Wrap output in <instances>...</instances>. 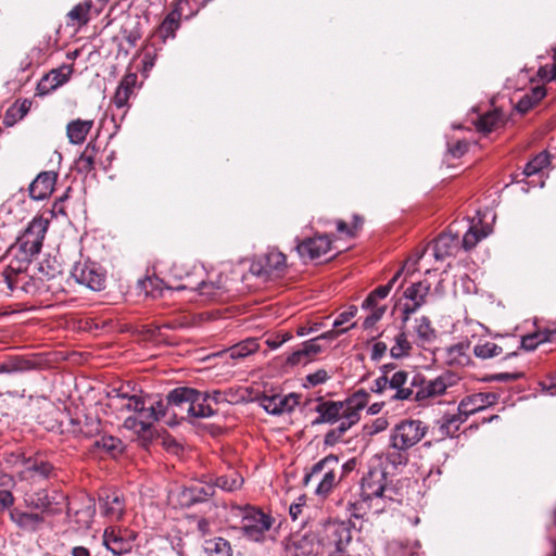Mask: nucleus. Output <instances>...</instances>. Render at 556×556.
I'll return each instance as SVG.
<instances>
[{
    "instance_id": "63",
    "label": "nucleus",
    "mask_w": 556,
    "mask_h": 556,
    "mask_svg": "<svg viewBox=\"0 0 556 556\" xmlns=\"http://www.w3.org/2000/svg\"><path fill=\"white\" fill-rule=\"evenodd\" d=\"M250 271L254 276H268L264 257L260 258L257 262L253 261L250 266Z\"/></svg>"
},
{
    "instance_id": "41",
    "label": "nucleus",
    "mask_w": 556,
    "mask_h": 556,
    "mask_svg": "<svg viewBox=\"0 0 556 556\" xmlns=\"http://www.w3.org/2000/svg\"><path fill=\"white\" fill-rule=\"evenodd\" d=\"M242 484L243 478L238 472L220 476L216 478L215 482L213 483V485H215V489L219 488L227 492H233L236 490H239Z\"/></svg>"
},
{
    "instance_id": "38",
    "label": "nucleus",
    "mask_w": 556,
    "mask_h": 556,
    "mask_svg": "<svg viewBox=\"0 0 556 556\" xmlns=\"http://www.w3.org/2000/svg\"><path fill=\"white\" fill-rule=\"evenodd\" d=\"M483 409L484 404L483 397H481V393H475L464 397L458 405V410L465 416H470Z\"/></svg>"
},
{
    "instance_id": "29",
    "label": "nucleus",
    "mask_w": 556,
    "mask_h": 556,
    "mask_svg": "<svg viewBox=\"0 0 556 556\" xmlns=\"http://www.w3.org/2000/svg\"><path fill=\"white\" fill-rule=\"evenodd\" d=\"M201 556H231V547L223 538L205 540Z\"/></svg>"
},
{
    "instance_id": "24",
    "label": "nucleus",
    "mask_w": 556,
    "mask_h": 556,
    "mask_svg": "<svg viewBox=\"0 0 556 556\" xmlns=\"http://www.w3.org/2000/svg\"><path fill=\"white\" fill-rule=\"evenodd\" d=\"M136 83L137 75L134 73L127 74L123 77L113 98V103L117 109H124L127 106Z\"/></svg>"
},
{
    "instance_id": "37",
    "label": "nucleus",
    "mask_w": 556,
    "mask_h": 556,
    "mask_svg": "<svg viewBox=\"0 0 556 556\" xmlns=\"http://www.w3.org/2000/svg\"><path fill=\"white\" fill-rule=\"evenodd\" d=\"M368 399L369 394L365 390H358L345 401H342V403L346 412L358 413L361 418V413L367 405Z\"/></svg>"
},
{
    "instance_id": "53",
    "label": "nucleus",
    "mask_w": 556,
    "mask_h": 556,
    "mask_svg": "<svg viewBox=\"0 0 556 556\" xmlns=\"http://www.w3.org/2000/svg\"><path fill=\"white\" fill-rule=\"evenodd\" d=\"M468 417L469 416H465L458 410V414L445 417L442 427L445 428L447 432L451 430H457L459 425L465 422Z\"/></svg>"
},
{
    "instance_id": "19",
    "label": "nucleus",
    "mask_w": 556,
    "mask_h": 556,
    "mask_svg": "<svg viewBox=\"0 0 556 556\" xmlns=\"http://www.w3.org/2000/svg\"><path fill=\"white\" fill-rule=\"evenodd\" d=\"M56 174L54 172L40 173L29 186V195L36 201L45 200L54 190Z\"/></svg>"
},
{
    "instance_id": "56",
    "label": "nucleus",
    "mask_w": 556,
    "mask_h": 556,
    "mask_svg": "<svg viewBox=\"0 0 556 556\" xmlns=\"http://www.w3.org/2000/svg\"><path fill=\"white\" fill-rule=\"evenodd\" d=\"M357 314V307L351 305L346 311L339 314V316L333 321V328H340L342 325L350 321Z\"/></svg>"
},
{
    "instance_id": "50",
    "label": "nucleus",
    "mask_w": 556,
    "mask_h": 556,
    "mask_svg": "<svg viewBox=\"0 0 556 556\" xmlns=\"http://www.w3.org/2000/svg\"><path fill=\"white\" fill-rule=\"evenodd\" d=\"M89 10L90 4H77L68 12L67 15L71 20L76 21L79 25H83L88 22Z\"/></svg>"
},
{
    "instance_id": "14",
    "label": "nucleus",
    "mask_w": 556,
    "mask_h": 556,
    "mask_svg": "<svg viewBox=\"0 0 556 556\" xmlns=\"http://www.w3.org/2000/svg\"><path fill=\"white\" fill-rule=\"evenodd\" d=\"M187 10L184 8V2H176L174 9L165 16L159 28L156 29L155 36H157L162 42L167 39L175 38L176 30L180 27V20L185 15Z\"/></svg>"
},
{
    "instance_id": "35",
    "label": "nucleus",
    "mask_w": 556,
    "mask_h": 556,
    "mask_svg": "<svg viewBox=\"0 0 556 556\" xmlns=\"http://www.w3.org/2000/svg\"><path fill=\"white\" fill-rule=\"evenodd\" d=\"M94 447L104 451L112 457H116L123 452V443L119 439L112 435H103L94 441Z\"/></svg>"
},
{
    "instance_id": "8",
    "label": "nucleus",
    "mask_w": 556,
    "mask_h": 556,
    "mask_svg": "<svg viewBox=\"0 0 556 556\" xmlns=\"http://www.w3.org/2000/svg\"><path fill=\"white\" fill-rule=\"evenodd\" d=\"M248 402L257 403L268 414L281 415L291 413L298 406L299 397L293 393L288 395L274 394L270 396L258 393L254 394L253 391L245 388V403Z\"/></svg>"
},
{
    "instance_id": "12",
    "label": "nucleus",
    "mask_w": 556,
    "mask_h": 556,
    "mask_svg": "<svg viewBox=\"0 0 556 556\" xmlns=\"http://www.w3.org/2000/svg\"><path fill=\"white\" fill-rule=\"evenodd\" d=\"M10 520L25 533H36L43 527L46 518L42 514L24 511L20 508H13L9 513Z\"/></svg>"
},
{
    "instance_id": "46",
    "label": "nucleus",
    "mask_w": 556,
    "mask_h": 556,
    "mask_svg": "<svg viewBox=\"0 0 556 556\" xmlns=\"http://www.w3.org/2000/svg\"><path fill=\"white\" fill-rule=\"evenodd\" d=\"M548 163V155L546 153H540L526 165L523 173L526 176H532L546 167Z\"/></svg>"
},
{
    "instance_id": "34",
    "label": "nucleus",
    "mask_w": 556,
    "mask_h": 556,
    "mask_svg": "<svg viewBox=\"0 0 556 556\" xmlns=\"http://www.w3.org/2000/svg\"><path fill=\"white\" fill-rule=\"evenodd\" d=\"M502 113L497 110H494L481 115L476 125L479 131L489 134L495 130L500 125H502Z\"/></svg>"
},
{
    "instance_id": "54",
    "label": "nucleus",
    "mask_w": 556,
    "mask_h": 556,
    "mask_svg": "<svg viewBox=\"0 0 556 556\" xmlns=\"http://www.w3.org/2000/svg\"><path fill=\"white\" fill-rule=\"evenodd\" d=\"M371 309V314L367 316L363 323V327L365 329H368L372 327L378 320H380L386 312L384 306H377L374 305V307H368Z\"/></svg>"
},
{
    "instance_id": "33",
    "label": "nucleus",
    "mask_w": 556,
    "mask_h": 556,
    "mask_svg": "<svg viewBox=\"0 0 556 556\" xmlns=\"http://www.w3.org/2000/svg\"><path fill=\"white\" fill-rule=\"evenodd\" d=\"M98 149L89 142L76 161V168L79 173H89L94 168V160Z\"/></svg>"
},
{
    "instance_id": "15",
    "label": "nucleus",
    "mask_w": 556,
    "mask_h": 556,
    "mask_svg": "<svg viewBox=\"0 0 556 556\" xmlns=\"http://www.w3.org/2000/svg\"><path fill=\"white\" fill-rule=\"evenodd\" d=\"M215 494V485L211 482H198L180 492V503L190 507L211 498Z\"/></svg>"
},
{
    "instance_id": "18",
    "label": "nucleus",
    "mask_w": 556,
    "mask_h": 556,
    "mask_svg": "<svg viewBox=\"0 0 556 556\" xmlns=\"http://www.w3.org/2000/svg\"><path fill=\"white\" fill-rule=\"evenodd\" d=\"M73 70L71 66H62L50 71L37 85L38 94H48L60 86L64 85L71 77Z\"/></svg>"
},
{
    "instance_id": "31",
    "label": "nucleus",
    "mask_w": 556,
    "mask_h": 556,
    "mask_svg": "<svg viewBox=\"0 0 556 556\" xmlns=\"http://www.w3.org/2000/svg\"><path fill=\"white\" fill-rule=\"evenodd\" d=\"M469 344L459 343L447 349L446 358L447 363L453 366L464 367L470 363L468 354Z\"/></svg>"
},
{
    "instance_id": "32",
    "label": "nucleus",
    "mask_w": 556,
    "mask_h": 556,
    "mask_svg": "<svg viewBox=\"0 0 556 556\" xmlns=\"http://www.w3.org/2000/svg\"><path fill=\"white\" fill-rule=\"evenodd\" d=\"M430 288V282L419 281L409 286L405 290L404 296L422 306L426 303V298L429 294Z\"/></svg>"
},
{
    "instance_id": "21",
    "label": "nucleus",
    "mask_w": 556,
    "mask_h": 556,
    "mask_svg": "<svg viewBox=\"0 0 556 556\" xmlns=\"http://www.w3.org/2000/svg\"><path fill=\"white\" fill-rule=\"evenodd\" d=\"M358 413L344 412L337 421L338 426L329 430L324 438V443L328 446L337 444L349 429L359 421Z\"/></svg>"
},
{
    "instance_id": "61",
    "label": "nucleus",
    "mask_w": 556,
    "mask_h": 556,
    "mask_svg": "<svg viewBox=\"0 0 556 556\" xmlns=\"http://www.w3.org/2000/svg\"><path fill=\"white\" fill-rule=\"evenodd\" d=\"M356 326V323L351 324L348 328H333L329 331L324 332L323 334L318 336V339L320 340H334L340 334L345 333L348 330L354 328Z\"/></svg>"
},
{
    "instance_id": "2",
    "label": "nucleus",
    "mask_w": 556,
    "mask_h": 556,
    "mask_svg": "<svg viewBox=\"0 0 556 556\" xmlns=\"http://www.w3.org/2000/svg\"><path fill=\"white\" fill-rule=\"evenodd\" d=\"M418 384L419 375H412L405 370H396L389 378H376L370 390L377 394H384L387 391H393L389 396L391 401H414L416 386Z\"/></svg>"
},
{
    "instance_id": "4",
    "label": "nucleus",
    "mask_w": 556,
    "mask_h": 556,
    "mask_svg": "<svg viewBox=\"0 0 556 556\" xmlns=\"http://www.w3.org/2000/svg\"><path fill=\"white\" fill-rule=\"evenodd\" d=\"M340 469L339 458L336 455H328L314 464L311 470L305 473L303 482L307 485L312 479L320 476L321 479L315 489V493L318 496H327L332 489L341 480L342 475L338 476Z\"/></svg>"
},
{
    "instance_id": "27",
    "label": "nucleus",
    "mask_w": 556,
    "mask_h": 556,
    "mask_svg": "<svg viewBox=\"0 0 556 556\" xmlns=\"http://www.w3.org/2000/svg\"><path fill=\"white\" fill-rule=\"evenodd\" d=\"M414 330L417 336L418 345L432 343L437 338V332L431 326V321L426 316H421L415 319Z\"/></svg>"
},
{
    "instance_id": "58",
    "label": "nucleus",
    "mask_w": 556,
    "mask_h": 556,
    "mask_svg": "<svg viewBox=\"0 0 556 556\" xmlns=\"http://www.w3.org/2000/svg\"><path fill=\"white\" fill-rule=\"evenodd\" d=\"M319 341H321V340L318 339V337H316L314 339L305 341L302 344L304 346L305 351H307V356L309 359H311V357L319 354L324 350V348L321 346Z\"/></svg>"
},
{
    "instance_id": "43",
    "label": "nucleus",
    "mask_w": 556,
    "mask_h": 556,
    "mask_svg": "<svg viewBox=\"0 0 556 556\" xmlns=\"http://www.w3.org/2000/svg\"><path fill=\"white\" fill-rule=\"evenodd\" d=\"M268 275L281 271L286 267V257L282 253L271 251L263 256Z\"/></svg>"
},
{
    "instance_id": "30",
    "label": "nucleus",
    "mask_w": 556,
    "mask_h": 556,
    "mask_svg": "<svg viewBox=\"0 0 556 556\" xmlns=\"http://www.w3.org/2000/svg\"><path fill=\"white\" fill-rule=\"evenodd\" d=\"M141 395L132 394L129 395L122 390H113L110 395L111 406L118 410L131 412L134 404L140 401Z\"/></svg>"
},
{
    "instance_id": "16",
    "label": "nucleus",
    "mask_w": 556,
    "mask_h": 556,
    "mask_svg": "<svg viewBox=\"0 0 556 556\" xmlns=\"http://www.w3.org/2000/svg\"><path fill=\"white\" fill-rule=\"evenodd\" d=\"M141 418L147 425V427L150 429L152 425L159 420H164L166 425L168 426H175L177 425L176 420H172L168 417L167 413V406L165 401L163 400H152L150 396L148 397L146 408L141 413Z\"/></svg>"
},
{
    "instance_id": "51",
    "label": "nucleus",
    "mask_w": 556,
    "mask_h": 556,
    "mask_svg": "<svg viewBox=\"0 0 556 556\" xmlns=\"http://www.w3.org/2000/svg\"><path fill=\"white\" fill-rule=\"evenodd\" d=\"M197 289L201 295L207 299H214L218 291L223 289V286L219 280L217 282H206L202 280Z\"/></svg>"
},
{
    "instance_id": "11",
    "label": "nucleus",
    "mask_w": 556,
    "mask_h": 556,
    "mask_svg": "<svg viewBox=\"0 0 556 556\" xmlns=\"http://www.w3.org/2000/svg\"><path fill=\"white\" fill-rule=\"evenodd\" d=\"M72 277L93 291H100L105 286V274L96 263L77 262L72 268Z\"/></svg>"
},
{
    "instance_id": "40",
    "label": "nucleus",
    "mask_w": 556,
    "mask_h": 556,
    "mask_svg": "<svg viewBox=\"0 0 556 556\" xmlns=\"http://www.w3.org/2000/svg\"><path fill=\"white\" fill-rule=\"evenodd\" d=\"M412 350L410 342L407 339L405 331H400L394 337V344L390 349V355L394 359H400L409 354Z\"/></svg>"
},
{
    "instance_id": "55",
    "label": "nucleus",
    "mask_w": 556,
    "mask_h": 556,
    "mask_svg": "<svg viewBox=\"0 0 556 556\" xmlns=\"http://www.w3.org/2000/svg\"><path fill=\"white\" fill-rule=\"evenodd\" d=\"M28 470L34 471L41 478H49L53 470V466L47 462H35L28 466Z\"/></svg>"
},
{
    "instance_id": "59",
    "label": "nucleus",
    "mask_w": 556,
    "mask_h": 556,
    "mask_svg": "<svg viewBox=\"0 0 556 556\" xmlns=\"http://www.w3.org/2000/svg\"><path fill=\"white\" fill-rule=\"evenodd\" d=\"M388 345L387 343L382 341H378L372 344L371 352H370V358L374 362H379L387 353Z\"/></svg>"
},
{
    "instance_id": "9",
    "label": "nucleus",
    "mask_w": 556,
    "mask_h": 556,
    "mask_svg": "<svg viewBox=\"0 0 556 556\" xmlns=\"http://www.w3.org/2000/svg\"><path fill=\"white\" fill-rule=\"evenodd\" d=\"M67 497L61 492L53 491L49 493L47 490L35 492L27 501V507L40 510L39 514L55 516L59 515L64 506H67Z\"/></svg>"
},
{
    "instance_id": "47",
    "label": "nucleus",
    "mask_w": 556,
    "mask_h": 556,
    "mask_svg": "<svg viewBox=\"0 0 556 556\" xmlns=\"http://www.w3.org/2000/svg\"><path fill=\"white\" fill-rule=\"evenodd\" d=\"M100 431V422L99 419L92 417H86L85 422L79 428L73 429V433L83 434L85 437H91Z\"/></svg>"
},
{
    "instance_id": "5",
    "label": "nucleus",
    "mask_w": 556,
    "mask_h": 556,
    "mask_svg": "<svg viewBox=\"0 0 556 556\" xmlns=\"http://www.w3.org/2000/svg\"><path fill=\"white\" fill-rule=\"evenodd\" d=\"M458 380V376L451 371H445L430 380H425L419 375V384L416 386L414 401L425 405L429 401L444 394L448 388L456 386Z\"/></svg>"
},
{
    "instance_id": "22",
    "label": "nucleus",
    "mask_w": 556,
    "mask_h": 556,
    "mask_svg": "<svg viewBox=\"0 0 556 556\" xmlns=\"http://www.w3.org/2000/svg\"><path fill=\"white\" fill-rule=\"evenodd\" d=\"M458 247V236L450 231L441 233L433 243V255L435 260H444L455 253Z\"/></svg>"
},
{
    "instance_id": "13",
    "label": "nucleus",
    "mask_w": 556,
    "mask_h": 556,
    "mask_svg": "<svg viewBox=\"0 0 556 556\" xmlns=\"http://www.w3.org/2000/svg\"><path fill=\"white\" fill-rule=\"evenodd\" d=\"M331 241L328 236L307 238L298 243L296 250L303 260H315L330 251Z\"/></svg>"
},
{
    "instance_id": "25",
    "label": "nucleus",
    "mask_w": 556,
    "mask_h": 556,
    "mask_svg": "<svg viewBox=\"0 0 556 556\" xmlns=\"http://www.w3.org/2000/svg\"><path fill=\"white\" fill-rule=\"evenodd\" d=\"M331 531V542L336 546V551L329 556H348L345 547L351 542V531L344 525H333L329 528Z\"/></svg>"
},
{
    "instance_id": "64",
    "label": "nucleus",
    "mask_w": 556,
    "mask_h": 556,
    "mask_svg": "<svg viewBox=\"0 0 556 556\" xmlns=\"http://www.w3.org/2000/svg\"><path fill=\"white\" fill-rule=\"evenodd\" d=\"M448 150H450V153L454 157H460L462 155H464L467 152V150H468V142L465 141V140H458L455 144L450 147Z\"/></svg>"
},
{
    "instance_id": "6",
    "label": "nucleus",
    "mask_w": 556,
    "mask_h": 556,
    "mask_svg": "<svg viewBox=\"0 0 556 556\" xmlns=\"http://www.w3.org/2000/svg\"><path fill=\"white\" fill-rule=\"evenodd\" d=\"M427 426L421 420L406 419L391 431L390 442L392 447L410 448L416 445L427 433Z\"/></svg>"
},
{
    "instance_id": "17",
    "label": "nucleus",
    "mask_w": 556,
    "mask_h": 556,
    "mask_svg": "<svg viewBox=\"0 0 556 556\" xmlns=\"http://www.w3.org/2000/svg\"><path fill=\"white\" fill-rule=\"evenodd\" d=\"M99 506L102 515L111 521L121 520L125 511L124 497L116 491L100 496Z\"/></svg>"
},
{
    "instance_id": "62",
    "label": "nucleus",
    "mask_w": 556,
    "mask_h": 556,
    "mask_svg": "<svg viewBox=\"0 0 556 556\" xmlns=\"http://www.w3.org/2000/svg\"><path fill=\"white\" fill-rule=\"evenodd\" d=\"M14 501H15V498L10 491L1 490L0 491V513L12 507L14 504Z\"/></svg>"
},
{
    "instance_id": "44",
    "label": "nucleus",
    "mask_w": 556,
    "mask_h": 556,
    "mask_svg": "<svg viewBox=\"0 0 556 556\" xmlns=\"http://www.w3.org/2000/svg\"><path fill=\"white\" fill-rule=\"evenodd\" d=\"M203 395H207V404L211 405L212 402L215 404L220 403L223 401H227L229 403H240L243 401V393L232 394L229 393H222L219 391H214L212 393L210 392H202Z\"/></svg>"
},
{
    "instance_id": "10",
    "label": "nucleus",
    "mask_w": 556,
    "mask_h": 556,
    "mask_svg": "<svg viewBox=\"0 0 556 556\" xmlns=\"http://www.w3.org/2000/svg\"><path fill=\"white\" fill-rule=\"evenodd\" d=\"M47 227V220L34 218L18 238L20 250L26 257H31L40 252Z\"/></svg>"
},
{
    "instance_id": "48",
    "label": "nucleus",
    "mask_w": 556,
    "mask_h": 556,
    "mask_svg": "<svg viewBox=\"0 0 556 556\" xmlns=\"http://www.w3.org/2000/svg\"><path fill=\"white\" fill-rule=\"evenodd\" d=\"M408 448H396L392 447L390 444V450L387 453V459L388 462L396 467L399 465H404L407 462V452Z\"/></svg>"
},
{
    "instance_id": "36",
    "label": "nucleus",
    "mask_w": 556,
    "mask_h": 556,
    "mask_svg": "<svg viewBox=\"0 0 556 556\" xmlns=\"http://www.w3.org/2000/svg\"><path fill=\"white\" fill-rule=\"evenodd\" d=\"M492 228L488 225L483 226L480 230L476 226H470L463 237V247L465 250H471L477 243L488 237Z\"/></svg>"
},
{
    "instance_id": "7",
    "label": "nucleus",
    "mask_w": 556,
    "mask_h": 556,
    "mask_svg": "<svg viewBox=\"0 0 556 556\" xmlns=\"http://www.w3.org/2000/svg\"><path fill=\"white\" fill-rule=\"evenodd\" d=\"M275 519L262 509L245 504V540L264 542L273 539L269 531Z\"/></svg>"
},
{
    "instance_id": "1",
    "label": "nucleus",
    "mask_w": 556,
    "mask_h": 556,
    "mask_svg": "<svg viewBox=\"0 0 556 556\" xmlns=\"http://www.w3.org/2000/svg\"><path fill=\"white\" fill-rule=\"evenodd\" d=\"M165 403L168 417L172 420L207 418L215 414L212 405L207 404V395L189 387H178L172 390L167 394Z\"/></svg>"
},
{
    "instance_id": "45",
    "label": "nucleus",
    "mask_w": 556,
    "mask_h": 556,
    "mask_svg": "<svg viewBox=\"0 0 556 556\" xmlns=\"http://www.w3.org/2000/svg\"><path fill=\"white\" fill-rule=\"evenodd\" d=\"M94 515V506L92 504L86 505L85 507L77 509L74 515V521L79 528H89Z\"/></svg>"
},
{
    "instance_id": "39",
    "label": "nucleus",
    "mask_w": 556,
    "mask_h": 556,
    "mask_svg": "<svg viewBox=\"0 0 556 556\" xmlns=\"http://www.w3.org/2000/svg\"><path fill=\"white\" fill-rule=\"evenodd\" d=\"M401 275V270L397 271L393 278L384 286H380L376 288L363 302L362 307H374V305H377L378 299H384L390 293L394 282L397 280V278Z\"/></svg>"
},
{
    "instance_id": "3",
    "label": "nucleus",
    "mask_w": 556,
    "mask_h": 556,
    "mask_svg": "<svg viewBox=\"0 0 556 556\" xmlns=\"http://www.w3.org/2000/svg\"><path fill=\"white\" fill-rule=\"evenodd\" d=\"M394 489L389 485L388 475L383 467L374 466L363 476L361 481V494L365 501H377V508L380 511L388 502L393 501Z\"/></svg>"
},
{
    "instance_id": "52",
    "label": "nucleus",
    "mask_w": 556,
    "mask_h": 556,
    "mask_svg": "<svg viewBox=\"0 0 556 556\" xmlns=\"http://www.w3.org/2000/svg\"><path fill=\"white\" fill-rule=\"evenodd\" d=\"M124 427L128 430H132L138 434H143L149 431L147 425H144L143 420L139 416H129L124 420Z\"/></svg>"
},
{
    "instance_id": "42",
    "label": "nucleus",
    "mask_w": 556,
    "mask_h": 556,
    "mask_svg": "<svg viewBox=\"0 0 556 556\" xmlns=\"http://www.w3.org/2000/svg\"><path fill=\"white\" fill-rule=\"evenodd\" d=\"M503 349L496 343L488 341L484 343L477 344L473 348V354L481 359H488L502 354Z\"/></svg>"
},
{
    "instance_id": "26",
    "label": "nucleus",
    "mask_w": 556,
    "mask_h": 556,
    "mask_svg": "<svg viewBox=\"0 0 556 556\" xmlns=\"http://www.w3.org/2000/svg\"><path fill=\"white\" fill-rule=\"evenodd\" d=\"M103 544L114 555H124L131 551V543L118 534L115 533L114 529H106L103 534Z\"/></svg>"
},
{
    "instance_id": "49",
    "label": "nucleus",
    "mask_w": 556,
    "mask_h": 556,
    "mask_svg": "<svg viewBox=\"0 0 556 556\" xmlns=\"http://www.w3.org/2000/svg\"><path fill=\"white\" fill-rule=\"evenodd\" d=\"M548 340H549V338L546 334H542V333L528 334V336L522 337L521 348L526 351H533L536 349V346L540 343H542L544 341H548Z\"/></svg>"
},
{
    "instance_id": "60",
    "label": "nucleus",
    "mask_w": 556,
    "mask_h": 556,
    "mask_svg": "<svg viewBox=\"0 0 556 556\" xmlns=\"http://www.w3.org/2000/svg\"><path fill=\"white\" fill-rule=\"evenodd\" d=\"M328 378H329V376H328L327 371L325 369H319L313 374L307 375L306 381L311 386L315 387V386L326 382L328 380Z\"/></svg>"
},
{
    "instance_id": "28",
    "label": "nucleus",
    "mask_w": 556,
    "mask_h": 556,
    "mask_svg": "<svg viewBox=\"0 0 556 556\" xmlns=\"http://www.w3.org/2000/svg\"><path fill=\"white\" fill-rule=\"evenodd\" d=\"M35 368V363L23 356H11L0 363V374L24 372Z\"/></svg>"
},
{
    "instance_id": "20",
    "label": "nucleus",
    "mask_w": 556,
    "mask_h": 556,
    "mask_svg": "<svg viewBox=\"0 0 556 556\" xmlns=\"http://www.w3.org/2000/svg\"><path fill=\"white\" fill-rule=\"evenodd\" d=\"M316 413L318 417L312 421V425H320V424H336L342 414H344L345 408L342 401H324L320 402L316 408Z\"/></svg>"
},
{
    "instance_id": "57",
    "label": "nucleus",
    "mask_w": 556,
    "mask_h": 556,
    "mask_svg": "<svg viewBox=\"0 0 556 556\" xmlns=\"http://www.w3.org/2000/svg\"><path fill=\"white\" fill-rule=\"evenodd\" d=\"M309 358L307 356V351H305L304 346L302 345L301 349L292 352L288 357H287V365L289 366H295V365H299L300 363H303V362H307Z\"/></svg>"
},
{
    "instance_id": "23",
    "label": "nucleus",
    "mask_w": 556,
    "mask_h": 556,
    "mask_svg": "<svg viewBox=\"0 0 556 556\" xmlns=\"http://www.w3.org/2000/svg\"><path fill=\"white\" fill-rule=\"evenodd\" d=\"M93 127L92 119H74L66 126V135L72 144H81Z\"/></svg>"
}]
</instances>
